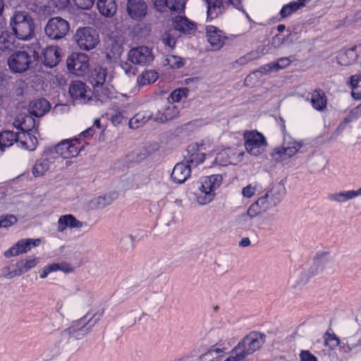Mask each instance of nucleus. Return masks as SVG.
Instances as JSON below:
<instances>
[{
	"label": "nucleus",
	"mask_w": 361,
	"mask_h": 361,
	"mask_svg": "<svg viewBox=\"0 0 361 361\" xmlns=\"http://www.w3.org/2000/svg\"><path fill=\"white\" fill-rule=\"evenodd\" d=\"M10 25L18 39L26 41L34 35V22L26 11H16L11 18Z\"/></svg>",
	"instance_id": "f257e3e1"
},
{
	"label": "nucleus",
	"mask_w": 361,
	"mask_h": 361,
	"mask_svg": "<svg viewBox=\"0 0 361 361\" xmlns=\"http://www.w3.org/2000/svg\"><path fill=\"white\" fill-rule=\"evenodd\" d=\"M84 145H81L80 139L75 137L65 139L59 144L47 149V154L56 160L58 158L71 159L77 157L83 149Z\"/></svg>",
	"instance_id": "f03ea898"
},
{
	"label": "nucleus",
	"mask_w": 361,
	"mask_h": 361,
	"mask_svg": "<svg viewBox=\"0 0 361 361\" xmlns=\"http://www.w3.org/2000/svg\"><path fill=\"white\" fill-rule=\"evenodd\" d=\"M222 180V176L219 174L202 178L196 196L197 202L201 205L211 202L215 197V190L220 187Z\"/></svg>",
	"instance_id": "7ed1b4c3"
},
{
	"label": "nucleus",
	"mask_w": 361,
	"mask_h": 361,
	"mask_svg": "<svg viewBox=\"0 0 361 361\" xmlns=\"http://www.w3.org/2000/svg\"><path fill=\"white\" fill-rule=\"evenodd\" d=\"M283 195L284 191L281 186L273 187L250 205L251 212H255L259 215L267 212L281 202Z\"/></svg>",
	"instance_id": "20e7f679"
},
{
	"label": "nucleus",
	"mask_w": 361,
	"mask_h": 361,
	"mask_svg": "<svg viewBox=\"0 0 361 361\" xmlns=\"http://www.w3.org/2000/svg\"><path fill=\"white\" fill-rule=\"evenodd\" d=\"M265 335L257 332H251L238 343L234 348L245 358L259 350L265 342Z\"/></svg>",
	"instance_id": "39448f33"
},
{
	"label": "nucleus",
	"mask_w": 361,
	"mask_h": 361,
	"mask_svg": "<svg viewBox=\"0 0 361 361\" xmlns=\"http://www.w3.org/2000/svg\"><path fill=\"white\" fill-rule=\"evenodd\" d=\"M73 39L78 47L85 51L93 49L99 42L98 33L90 27L78 28L74 34Z\"/></svg>",
	"instance_id": "423d86ee"
},
{
	"label": "nucleus",
	"mask_w": 361,
	"mask_h": 361,
	"mask_svg": "<svg viewBox=\"0 0 361 361\" xmlns=\"http://www.w3.org/2000/svg\"><path fill=\"white\" fill-rule=\"evenodd\" d=\"M245 147L252 156H259L266 151L268 145L265 137L257 130L247 131L244 133Z\"/></svg>",
	"instance_id": "0eeeda50"
},
{
	"label": "nucleus",
	"mask_w": 361,
	"mask_h": 361,
	"mask_svg": "<svg viewBox=\"0 0 361 361\" xmlns=\"http://www.w3.org/2000/svg\"><path fill=\"white\" fill-rule=\"evenodd\" d=\"M68 23L61 17L50 18L44 28L46 35L51 39L64 37L69 30Z\"/></svg>",
	"instance_id": "6e6552de"
},
{
	"label": "nucleus",
	"mask_w": 361,
	"mask_h": 361,
	"mask_svg": "<svg viewBox=\"0 0 361 361\" xmlns=\"http://www.w3.org/2000/svg\"><path fill=\"white\" fill-rule=\"evenodd\" d=\"M89 57L83 53H73L67 59V67L73 74L82 76L89 69Z\"/></svg>",
	"instance_id": "1a4fd4ad"
},
{
	"label": "nucleus",
	"mask_w": 361,
	"mask_h": 361,
	"mask_svg": "<svg viewBox=\"0 0 361 361\" xmlns=\"http://www.w3.org/2000/svg\"><path fill=\"white\" fill-rule=\"evenodd\" d=\"M39 263L38 257L30 256L22 259L16 264V269L11 270L10 267L4 269V276L8 279H12L27 273L30 269L35 268Z\"/></svg>",
	"instance_id": "9d476101"
},
{
	"label": "nucleus",
	"mask_w": 361,
	"mask_h": 361,
	"mask_svg": "<svg viewBox=\"0 0 361 361\" xmlns=\"http://www.w3.org/2000/svg\"><path fill=\"white\" fill-rule=\"evenodd\" d=\"M128 59L131 63L140 66H148L154 61L152 50L146 46H139L128 52Z\"/></svg>",
	"instance_id": "9b49d317"
},
{
	"label": "nucleus",
	"mask_w": 361,
	"mask_h": 361,
	"mask_svg": "<svg viewBox=\"0 0 361 361\" xmlns=\"http://www.w3.org/2000/svg\"><path fill=\"white\" fill-rule=\"evenodd\" d=\"M31 62V56L25 51H16L12 54L8 59L10 69L15 73H22L27 71Z\"/></svg>",
	"instance_id": "f8f14e48"
},
{
	"label": "nucleus",
	"mask_w": 361,
	"mask_h": 361,
	"mask_svg": "<svg viewBox=\"0 0 361 361\" xmlns=\"http://www.w3.org/2000/svg\"><path fill=\"white\" fill-rule=\"evenodd\" d=\"M41 243L40 238H25L16 242L12 247L4 252V257L9 258L25 254L29 252L32 247H35Z\"/></svg>",
	"instance_id": "ddd939ff"
},
{
	"label": "nucleus",
	"mask_w": 361,
	"mask_h": 361,
	"mask_svg": "<svg viewBox=\"0 0 361 361\" xmlns=\"http://www.w3.org/2000/svg\"><path fill=\"white\" fill-rule=\"evenodd\" d=\"M69 93L71 97L80 104H86L92 97L90 87L80 80L74 81L71 84Z\"/></svg>",
	"instance_id": "4468645a"
},
{
	"label": "nucleus",
	"mask_w": 361,
	"mask_h": 361,
	"mask_svg": "<svg viewBox=\"0 0 361 361\" xmlns=\"http://www.w3.org/2000/svg\"><path fill=\"white\" fill-rule=\"evenodd\" d=\"M88 315L89 314L87 313L80 319L73 321L71 326L64 330V334H67L70 336H74L77 339H80L87 334L90 329V326H87V325L94 317L93 316L87 319Z\"/></svg>",
	"instance_id": "2eb2a0df"
},
{
	"label": "nucleus",
	"mask_w": 361,
	"mask_h": 361,
	"mask_svg": "<svg viewBox=\"0 0 361 361\" xmlns=\"http://www.w3.org/2000/svg\"><path fill=\"white\" fill-rule=\"evenodd\" d=\"M205 149L204 145H191L189 147L188 155L185 158V163L192 169L197 167L199 164L203 163L205 159V154L202 152Z\"/></svg>",
	"instance_id": "dca6fc26"
},
{
	"label": "nucleus",
	"mask_w": 361,
	"mask_h": 361,
	"mask_svg": "<svg viewBox=\"0 0 361 361\" xmlns=\"http://www.w3.org/2000/svg\"><path fill=\"white\" fill-rule=\"evenodd\" d=\"M206 36L214 50H219L224 45L226 39L223 32L213 25L207 27Z\"/></svg>",
	"instance_id": "f3484780"
},
{
	"label": "nucleus",
	"mask_w": 361,
	"mask_h": 361,
	"mask_svg": "<svg viewBox=\"0 0 361 361\" xmlns=\"http://www.w3.org/2000/svg\"><path fill=\"white\" fill-rule=\"evenodd\" d=\"M53 157L47 154V149L44 150L41 158L38 159L32 166V173L35 178L43 176L49 169L50 165L54 162Z\"/></svg>",
	"instance_id": "a211bd4d"
},
{
	"label": "nucleus",
	"mask_w": 361,
	"mask_h": 361,
	"mask_svg": "<svg viewBox=\"0 0 361 361\" xmlns=\"http://www.w3.org/2000/svg\"><path fill=\"white\" fill-rule=\"evenodd\" d=\"M147 6L143 0H128L127 11L128 15L135 20H141L147 14Z\"/></svg>",
	"instance_id": "6ab92c4d"
},
{
	"label": "nucleus",
	"mask_w": 361,
	"mask_h": 361,
	"mask_svg": "<svg viewBox=\"0 0 361 361\" xmlns=\"http://www.w3.org/2000/svg\"><path fill=\"white\" fill-rule=\"evenodd\" d=\"M84 226V223L78 220L72 214H64L61 216L57 222V231L63 233L67 228H81Z\"/></svg>",
	"instance_id": "aec40b11"
},
{
	"label": "nucleus",
	"mask_w": 361,
	"mask_h": 361,
	"mask_svg": "<svg viewBox=\"0 0 361 361\" xmlns=\"http://www.w3.org/2000/svg\"><path fill=\"white\" fill-rule=\"evenodd\" d=\"M329 261V252H322L318 254L314 259L313 264L310 269L306 271L310 279L315 275L322 273L326 267V263Z\"/></svg>",
	"instance_id": "412c9836"
},
{
	"label": "nucleus",
	"mask_w": 361,
	"mask_h": 361,
	"mask_svg": "<svg viewBox=\"0 0 361 361\" xmlns=\"http://www.w3.org/2000/svg\"><path fill=\"white\" fill-rule=\"evenodd\" d=\"M191 170L185 161L178 163L173 167L171 177L175 183H183L190 176Z\"/></svg>",
	"instance_id": "4be33fe9"
},
{
	"label": "nucleus",
	"mask_w": 361,
	"mask_h": 361,
	"mask_svg": "<svg viewBox=\"0 0 361 361\" xmlns=\"http://www.w3.org/2000/svg\"><path fill=\"white\" fill-rule=\"evenodd\" d=\"M49 109V102L43 98L32 101L28 106L30 114L36 117L44 116Z\"/></svg>",
	"instance_id": "5701e85b"
},
{
	"label": "nucleus",
	"mask_w": 361,
	"mask_h": 361,
	"mask_svg": "<svg viewBox=\"0 0 361 361\" xmlns=\"http://www.w3.org/2000/svg\"><path fill=\"white\" fill-rule=\"evenodd\" d=\"M173 24L176 32L179 31L185 35L192 34L196 30L195 25L183 16L175 17L173 20Z\"/></svg>",
	"instance_id": "b1692460"
},
{
	"label": "nucleus",
	"mask_w": 361,
	"mask_h": 361,
	"mask_svg": "<svg viewBox=\"0 0 361 361\" xmlns=\"http://www.w3.org/2000/svg\"><path fill=\"white\" fill-rule=\"evenodd\" d=\"M44 63L48 67H54L60 61L59 49L56 46H50L43 52Z\"/></svg>",
	"instance_id": "393cba45"
},
{
	"label": "nucleus",
	"mask_w": 361,
	"mask_h": 361,
	"mask_svg": "<svg viewBox=\"0 0 361 361\" xmlns=\"http://www.w3.org/2000/svg\"><path fill=\"white\" fill-rule=\"evenodd\" d=\"M75 294L82 306L89 307L93 303V294L86 286L78 284L75 286Z\"/></svg>",
	"instance_id": "a878e982"
},
{
	"label": "nucleus",
	"mask_w": 361,
	"mask_h": 361,
	"mask_svg": "<svg viewBox=\"0 0 361 361\" xmlns=\"http://www.w3.org/2000/svg\"><path fill=\"white\" fill-rule=\"evenodd\" d=\"M207 7V19L213 20L222 14L225 10L223 0H204Z\"/></svg>",
	"instance_id": "bb28decb"
},
{
	"label": "nucleus",
	"mask_w": 361,
	"mask_h": 361,
	"mask_svg": "<svg viewBox=\"0 0 361 361\" xmlns=\"http://www.w3.org/2000/svg\"><path fill=\"white\" fill-rule=\"evenodd\" d=\"M310 102L313 108L319 111H322L326 108V97L324 92L320 89L312 93Z\"/></svg>",
	"instance_id": "cd10ccee"
},
{
	"label": "nucleus",
	"mask_w": 361,
	"mask_h": 361,
	"mask_svg": "<svg viewBox=\"0 0 361 361\" xmlns=\"http://www.w3.org/2000/svg\"><path fill=\"white\" fill-rule=\"evenodd\" d=\"M34 133H20L19 144L20 146L29 151L34 150L37 145V139Z\"/></svg>",
	"instance_id": "c85d7f7f"
},
{
	"label": "nucleus",
	"mask_w": 361,
	"mask_h": 361,
	"mask_svg": "<svg viewBox=\"0 0 361 361\" xmlns=\"http://www.w3.org/2000/svg\"><path fill=\"white\" fill-rule=\"evenodd\" d=\"M17 121L20 122L18 128L22 131L21 133H37L35 120L31 114L25 115L23 117H18L16 122Z\"/></svg>",
	"instance_id": "c756f323"
},
{
	"label": "nucleus",
	"mask_w": 361,
	"mask_h": 361,
	"mask_svg": "<svg viewBox=\"0 0 361 361\" xmlns=\"http://www.w3.org/2000/svg\"><path fill=\"white\" fill-rule=\"evenodd\" d=\"M327 199L329 201L334 203L343 204L355 198L353 193V190H350L329 193L327 195Z\"/></svg>",
	"instance_id": "7c9ffc66"
},
{
	"label": "nucleus",
	"mask_w": 361,
	"mask_h": 361,
	"mask_svg": "<svg viewBox=\"0 0 361 361\" xmlns=\"http://www.w3.org/2000/svg\"><path fill=\"white\" fill-rule=\"evenodd\" d=\"M19 133L6 130L0 134V152H2L5 147H11L15 142H18Z\"/></svg>",
	"instance_id": "2f4dec72"
},
{
	"label": "nucleus",
	"mask_w": 361,
	"mask_h": 361,
	"mask_svg": "<svg viewBox=\"0 0 361 361\" xmlns=\"http://www.w3.org/2000/svg\"><path fill=\"white\" fill-rule=\"evenodd\" d=\"M360 47V45L354 46L346 50L344 53L339 54V56H337L338 63L342 66H348L354 62L357 57L355 51L357 48Z\"/></svg>",
	"instance_id": "473e14b6"
},
{
	"label": "nucleus",
	"mask_w": 361,
	"mask_h": 361,
	"mask_svg": "<svg viewBox=\"0 0 361 361\" xmlns=\"http://www.w3.org/2000/svg\"><path fill=\"white\" fill-rule=\"evenodd\" d=\"M14 35L8 32H3L0 35V50L10 51L16 47Z\"/></svg>",
	"instance_id": "72a5a7b5"
},
{
	"label": "nucleus",
	"mask_w": 361,
	"mask_h": 361,
	"mask_svg": "<svg viewBox=\"0 0 361 361\" xmlns=\"http://www.w3.org/2000/svg\"><path fill=\"white\" fill-rule=\"evenodd\" d=\"M225 350V348L213 345L206 353L202 354L200 359L201 361H215L223 356Z\"/></svg>",
	"instance_id": "f704fd0d"
},
{
	"label": "nucleus",
	"mask_w": 361,
	"mask_h": 361,
	"mask_svg": "<svg viewBox=\"0 0 361 361\" xmlns=\"http://www.w3.org/2000/svg\"><path fill=\"white\" fill-rule=\"evenodd\" d=\"M310 0H298L283 6L280 11L281 18H285L297 11L300 8L304 6L306 2Z\"/></svg>",
	"instance_id": "c9c22d12"
},
{
	"label": "nucleus",
	"mask_w": 361,
	"mask_h": 361,
	"mask_svg": "<svg viewBox=\"0 0 361 361\" xmlns=\"http://www.w3.org/2000/svg\"><path fill=\"white\" fill-rule=\"evenodd\" d=\"M251 209L252 207L250 206L245 213H243L236 217L235 222L239 226L249 228L252 226V219L258 215L255 212L254 213L251 212Z\"/></svg>",
	"instance_id": "e433bc0d"
},
{
	"label": "nucleus",
	"mask_w": 361,
	"mask_h": 361,
	"mask_svg": "<svg viewBox=\"0 0 361 361\" xmlns=\"http://www.w3.org/2000/svg\"><path fill=\"white\" fill-rule=\"evenodd\" d=\"M310 279V276L306 271H297L290 279V284L293 288H298L306 284Z\"/></svg>",
	"instance_id": "4c0bfd02"
},
{
	"label": "nucleus",
	"mask_w": 361,
	"mask_h": 361,
	"mask_svg": "<svg viewBox=\"0 0 361 361\" xmlns=\"http://www.w3.org/2000/svg\"><path fill=\"white\" fill-rule=\"evenodd\" d=\"M158 78L157 73L154 70L143 72L137 79L139 85L144 86L154 82Z\"/></svg>",
	"instance_id": "58836bf2"
},
{
	"label": "nucleus",
	"mask_w": 361,
	"mask_h": 361,
	"mask_svg": "<svg viewBox=\"0 0 361 361\" xmlns=\"http://www.w3.org/2000/svg\"><path fill=\"white\" fill-rule=\"evenodd\" d=\"M358 335L347 337L345 341L342 342V348L344 353H349L351 350L361 347V338H358Z\"/></svg>",
	"instance_id": "ea45409f"
},
{
	"label": "nucleus",
	"mask_w": 361,
	"mask_h": 361,
	"mask_svg": "<svg viewBox=\"0 0 361 361\" xmlns=\"http://www.w3.org/2000/svg\"><path fill=\"white\" fill-rule=\"evenodd\" d=\"M106 70L104 68H97L90 78V82L94 87H99L104 84L106 78Z\"/></svg>",
	"instance_id": "a19ab883"
},
{
	"label": "nucleus",
	"mask_w": 361,
	"mask_h": 361,
	"mask_svg": "<svg viewBox=\"0 0 361 361\" xmlns=\"http://www.w3.org/2000/svg\"><path fill=\"white\" fill-rule=\"evenodd\" d=\"M161 114L162 115L160 120L161 121H164L176 118L179 114V110L176 105L170 102L164 107V109H162Z\"/></svg>",
	"instance_id": "79ce46f5"
},
{
	"label": "nucleus",
	"mask_w": 361,
	"mask_h": 361,
	"mask_svg": "<svg viewBox=\"0 0 361 361\" xmlns=\"http://www.w3.org/2000/svg\"><path fill=\"white\" fill-rule=\"evenodd\" d=\"M176 39V31L174 29H170L166 31L161 36L162 42L169 49H173L175 47Z\"/></svg>",
	"instance_id": "37998d69"
},
{
	"label": "nucleus",
	"mask_w": 361,
	"mask_h": 361,
	"mask_svg": "<svg viewBox=\"0 0 361 361\" xmlns=\"http://www.w3.org/2000/svg\"><path fill=\"white\" fill-rule=\"evenodd\" d=\"M216 271L220 274L227 273L231 270L233 265L232 261L228 257H223L216 262Z\"/></svg>",
	"instance_id": "c03bdc74"
},
{
	"label": "nucleus",
	"mask_w": 361,
	"mask_h": 361,
	"mask_svg": "<svg viewBox=\"0 0 361 361\" xmlns=\"http://www.w3.org/2000/svg\"><path fill=\"white\" fill-rule=\"evenodd\" d=\"M97 8L102 16L110 17L111 16V11L113 8V0H98Z\"/></svg>",
	"instance_id": "a18cd8bd"
},
{
	"label": "nucleus",
	"mask_w": 361,
	"mask_h": 361,
	"mask_svg": "<svg viewBox=\"0 0 361 361\" xmlns=\"http://www.w3.org/2000/svg\"><path fill=\"white\" fill-rule=\"evenodd\" d=\"M188 94L187 88H179L173 90L168 98L169 103L179 102L183 99H186Z\"/></svg>",
	"instance_id": "49530a36"
},
{
	"label": "nucleus",
	"mask_w": 361,
	"mask_h": 361,
	"mask_svg": "<svg viewBox=\"0 0 361 361\" xmlns=\"http://www.w3.org/2000/svg\"><path fill=\"white\" fill-rule=\"evenodd\" d=\"M302 143L297 141H291L288 143H285L282 147L284 149L286 152V154L288 156L289 158L292 157L294 154H295L298 150L301 148Z\"/></svg>",
	"instance_id": "de8ad7c7"
},
{
	"label": "nucleus",
	"mask_w": 361,
	"mask_h": 361,
	"mask_svg": "<svg viewBox=\"0 0 361 361\" xmlns=\"http://www.w3.org/2000/svg\"><path fill=\"white\" fill-rule=\"evenodd\" d=\"M286 153V152L282 147H277L271 152V157L276 162H283L290 159Z\"/></svg>",
	"instance_id": "09e8293b"
},
{
	"label": "nucleus",
	"mask_w": 361,
	"mask_h": 361,
	"mask_svg": "<svg viewBox=\"0 0 361 361\" xmlns=\"http://www.w3.org/2000/svg\"><path fill=\"white\" fill-rule=\"evenodd\" d=\"M186 0H168L166 8L171 11L182 13L184 12Z\"/></svg>",
	"instance_id": "8fccbe9b"
},
{
	"label": "nucleus",
	"mask_w": 361,
	"mask_h": 361,
	"mask_svg": "<svg viewBox=\"0 0 361 361\" xmlns=\"http://www.w3.org/2000/svg\"><path fill=\"white\" fill-rule=\"evenodd\" d=\"M118 246L123 251H128L133 247V239L131 235H125L118 237Z\"/></svg>",
	"instance_id": "3c124183"
},
{
	"label": "nucleus",
	"mask_w": 361,
	"mask_h": 361,
	"mask_svg": "<svg viewBox=\"0 0 361 361\" xmlns=\"http://www.w3.org/2000/svg\"><path fill=\"white\" fill-rule=\"evenodd\" d=\"M129 116L126 110L116 109L114 112V124H128Z\"/></svg>",
	"instance_id": "603ef678"
},
{
	"label": "nucleus",
	"mask_w": 361,
	"mask_h": 361,
	"mask_svg": "<svg viewBox=\"0 0 361 361\" xmlns=\"http://www.w3.org/2000/svg\"><path fill=\"white\" fill-rule=\"evenodd\" d=\"M326 346L333 349L337 347L340 343V339L334 334L326 332L324 336Z\"/></svg>",
	"instance_id": "864d4df0"
},
{
	"label": "nucleus",
	"mask_w": 361,
	"mask_h": 361,
	"mask_svg": "<svg viewBox=\"0 0 361 361\" xmlns=\"http://www.w3.org/2000/svg\"><path fill=\"white\" fill-rule=\"evenodd\" d=\"M165 61L172 68H179L184 65L183 59L176 55H168Z\"/></svg>",
	"instance_id": "5fc2aeb1"
},
{
	"label": "nucleus",
	"mask_w": 361,
	"mask_h": 361,
	"mask_svg": "<svg viewBox=\"0 0 361 361\" xmlns=\"http://www.w3.org/2000/svg\"><path fill=\"white\" fill-rule=\"evenodd\" d=\"M294 57H282L271 64V68L276 70L283 69L288 66L293 61Z\"/></svg>",
	"instance_id": "6e6d98bb"
},
{
	"label": "nucleus",
	"mask_w": 361,
	"mask_h": 361,
	"mask_svg": "<svg viewBox=\"0 0 361 361\" xmlns=\"http://www.w3.org/2000/svg\"><path fill=\"white\" fill-rule=\"evenodd\" d=\"M17 222V218L14 215H6L0 216V228H7Z\"/></svg>",
	"instance_id": "4d7b16f0"
},
{
	"label": "nucleus",
	"mask_w": 361,
	"mask_h": 361,
	"mask_svg": "<svg viewBox=\"0 0 361 361\" xmlns=\"http://www.w3.org/2000/svg\"><path fill=\"white\" fill-rule=\"evenodd\" d=\"M145 123L144 117L140 114H136L133 118L129 119L128 125L131 129H137Z\"/></svg>",
	"instance_id": "13d9d810"
},
{
	"label": "nucleus",
	"mask_w": 361,
	"mask_h": 361,
	"mask_svg": "<svg viewBox=\"0 0 361 361\" xmlns=\"http://www.w3.org/2000/svg\"><path fill=\"white\" fill-rule=\"evenodd\" d=\"M253 56H258V54L257 52H250L247 54L240 57L238 59H237L234 63L236 65L238 66H243L247 63L249 61H252L253 59Z\"/></svg>",
	"instance_id": "bf43d9fd"
},
{
	"label": "nucleus",
	"mask_w": 361,
	"mask_h": 361,
	"mask_svg": "<svg viewBox=\"0 0 361 361\" xmlns=\"http://www.w3.org/2000/svg\"><path fill=\"white\" fill-rule=\"evenodd\" d=\"M255 186L249 184L243 188L242 195H243L244 197L250 198L255 195Z\"/></svg>",
	"instance_id": "052dcab7"
},
{
	"label": "nucleus",
	"mask_w": 361,
	"mask_h": 361,
	"mask_svg": "<svg viewBox=\"0 0 361 361\" xmlns=\"http://www.w3.org/2000/svg\"><path fill=\"white\" fill-rule=\"evenodd\" d=\"M224 361H247L245 357L235 351L233 348L231 351V354Z\"/></svg>",
	"instance_id": "680f3d73"
},
{
	"label": "nucleus",
	"mask_w": 361,
	"mask_h": 361,
	"mask_svg": "<svg viewBox=\"0 0 361 361\" xmlns=\"http://www.w3.org/2000/svg\"><path fill=\"white\" fill-rule=\"evenodd\" d=\"M94 0H75L78 7L82 9H89L94 4Z\"/></svg>",
	"instance_id": "e2e57ef3"
},
{
	"label": "nucleus",
	"mask_w": 361,
	"mask_h": 361,
	"mask_svg": "<svg viewBox=\"0 0 361 361\" xmlns=\"http://www.w3.org/2000/svg\"><path fill=\"white\" fill-rule=\"evenodd\" d=\"M300 358V361H317V358L308 350H302Z\"/></svg>",
	"instance_id": "0e129e2a"
},
{
	"label": "nucleus",
	"mask_w": 361,
	"mask_h": 361,
	"mask_svg": "<svg viewBox=\"0 0 361 361\" xmlns=\"http://www.w3.org/2000/svg\"><path fill=\"white\" fill-rule=\"evenodd\" d=\"M122 69L128 75H135L137 73V68L128 63L121 65Z\"/></svg>",
	"instance_id": "69168bd1"
},
{
	"label": "nucleus",
	"mask_w": 361,
	"mask_h": 361,
	"mask_svg": "<svg viewBox=\"0 0 361 361\" xmlns=\"http://www.w3.org/2000/svg\"><path fill=\"white\" fill-rule=\"evenodd\" d=\"M155 8L159 11H164L167 6L168 0H152Z\"/></svg>",
	"instance_id": "338daca9"
},
{
	"label": "nucleus",
	"mask_w": 361,
	"mask_h": 361,
	"mask_svg": "<svg viewBox=\"0 0 361 361\" xmlns=\"http://www.w3.org/2000/svg\"><path fill=\"white\" fill-rule=\"evenodd\" d=\"M59 271H61L66 274H69L73 272L74 269L69 264L63 262L59 263Z\"/></svg>",
	"instance_id": "774afa93"
}]
</instances>
